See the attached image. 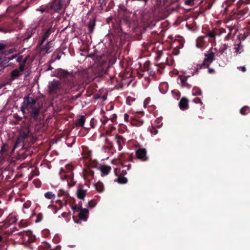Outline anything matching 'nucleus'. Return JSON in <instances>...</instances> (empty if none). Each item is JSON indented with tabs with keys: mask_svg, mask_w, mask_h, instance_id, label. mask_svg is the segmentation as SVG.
I'll return each mask as SVG.
<instances>
[{
	"mask_svg": "<svg viewBox=\"0 0 250 250\" xmlns=\"http://www.w3.org/2000/svg\"><path fill=\"white\" fill-rule=\"evenodd\" d=\"M150 131L152 134L155 135V134H157V133H158V129H157V128H156V127H151L150 128Z\"/></svg>",
	"mask_w": 250,
	"mask_h": 250,
	"instance_id": "nucleus-52",
	"label": "nucleus"
},
{
	"mask_svg": "<svg viewBox=\"0 0 250 250\" xmlns=\"http://www.w3.org/2000/svg\"><path fill=\"white\" fill-rule=\"evenodd\" d=\"M36 30H32L31 33H27V36L25 37V40H28V39H30L32 35H33V33H35Z\"/></svg>",
	"mask_w": 250,
	"mask_h": 250,
	"instance_id": "nucleus-56",
	"label": "nucleus"
},
{
	"mask_svg": "<svg viewBox=\"0 0 250 250\" xmlns=\"http://www.w3.org/2000/svg\"><path fill=\"white\" fill-rule=\"evenodd\" d=\"M42 247L44 249H49V250H60L61 249V246H59V245L53 249L51 244H48V243H46V242L43 244Z\"/></svg>",
	"mask_w": 250,
	"mask_h": 250,
	"instance_id": "nucleus-27",
	"label": "nucleus"
},
{
	"mask_svg": "<svg viewBox=\"0 0 250 250\" xmlns=\"http://www.w3.org/2000/svg\"><path fill=\"white\" fill-rule=\"evenodd\" d=\"M17 220V219L14 214H9L4 220V225L5 227H8L9 225L16 223Z\"/></svg>",
	"mask_w": 250,
	"mask_h": 250,
	"instance_id": "nucleus-15",
	"label": "nucleus"
},
{
	"mask_svg": "<svg viewBox=\"0 0 250 250\" xmlns=\"http://www.w3.org/2000/svg\"><path fill=\"white\" fill-rule=\"evenodd\" d=\"M204 37H203V36H200V37H198L196 42V45L197 47L200 48L202 47V46H204Z\"/></svg>",
	"mask_w": 250,
	"mask_h": 250,
	"instance_id": "nucleus-30",
	"label": "nucleus"
},
{
	"mask_svg": "<svg viewBox=\"0 0 250 250\" xmlns=\"http://www.w3.org/2000/svg\"><path fill=\"white\" fill-rule=\"evenodd\" d=\"M104 54H98L97 53H94V54H88L87 55V57H91L95 61H98L99 63H100V62H101L103 57H104Z\"/></svg>",
	"mask_w": 250,
	"mask_h": 250,
	"instance_id": "nucleus-19",
	"label": "nucleus"
},
{
	"mask_svg": "<svg viewBox=\"0 0 250 250\" xmlns=\"http://www.w3.org/2000/svg\"><path fill=\"white\" fill-rule=\"evenodd\" d=\"M206 67H208V65H207L206 62L205 57L203 62L201 63H198L196 66V70L198 71L199 69H201V68H206Z\"/></svg>",
	"mask_w": 250,
	"mask_h": 250,
	"instance_id": "nucleus-33",
	"label": "nucleus"
},
{
	"mask_svg": "<svg viewBox=\"0 0 250 250\" xmlns=\"http://www.w3.org/2000/svg\"><path fill=\"white\" fill-rule=\"evenodd\" d=\"M192 92L193 95H194V96H197V95H202V90L199 88V87H194L192 89Z\"/></svg>",
	"mask_w": 250,
	"mask_h": 250,
	"instance_id": "nucleus-37",
	"label": "nucleus"
},
{
	"mask_svg": "<svg viewBox=\"0 0 250 250\" xmlns=\"http://www.w3.org/2000/svg\"><path fill=\"white\" fill-rule=\"evenodd\" d=\"M20 146L23 147L22 141L21 134H20L19 136L18 137L17 141L15 142L13 147V151H14L16 148H18V147H20Z\"/></svg>",
	"mask_w": 250,
	"mask_h": 250,
	"instance_id": "nucleus-23",
	"label": "nucleus"
},
{
	"mask_svg": "<svg viewBox=\"0 0 250 250\" xmlns=\"http://www.w3.org/2000/svg\"><path fill=\"white\" fill-rule=\"evenodd\" d=\"M87 190H84L81 187L79 188L77 191V197L79 198V199H84Z\"/></svg>",
	"mask_w": 250,
	"mask_h": 250,
	"instance_id": "nucleus-21",
	"label": "nucleus"
},
{
	"mask_svg": "<svg viewBox=\"0 0 250 250\" xmlns=\"http://www.w3.org/2000/svg\"><path fill=\"white\" fill-rule=\"evenodd\" d=\"M9 148V146L7 144H3L2 147L0 149V153L1 154H3V153H5L6 151L8 150V148Z\"/></svg>",
	"mask_w": 250,
	"mask_h": 250,
	"instance_id": "nucleus-39",
	"label": "nucleus"
},
{
	"mask_svg": "<svg viewBox=\"0 0 250 250\" xmlns=\"http://www.w3.org/2000/svg\"><path fill=\"white\" fill-rule=\"evenodd\" d=\"M117 118V116L116 114H113L112 117L110 119V120L112 121V122H115L116 121Z\"/></svg>",
	"mask_w": 250,
	"mask_h": 250,
	"instance_id": "nucleus-57",
	"label": "nucleus"
},
{
	"mask_svg": "<svg viewBox=\"0 0 250 250\" xmlns=\"http://www.w3.org/2000/svg\"><path fill=\"white\" fill-rule=\"evenodd\" d=\"M16 57H18V54H13V55H12L10 57H8V62L10 60H13V59H14V58H16Z\"/></svg>",
	"mask_w": 250,
	"mask_h": 250,
	"instance_id": "nucleus-61",
	"label": "nucleus"
},
{
	"mask_svg": "<svg viewBox=\"0 0 250 250\" xmlns=\"http://www.w3.org/2000/svg\"><path fill=\"white\" fill-rule=\"evenodd\" d=\"M136 157L142 161H147L149 157L147 156V150L146 148H138L135 151Z\"/></svg>",
	"mask_w": 250,
	"mask_h": 250,
	"instance_id": "nucleus-7",
	"label": "nucleus"
},
{
	"mask_svg": "<svg viewBox=\"0 0 250 250\" xmlns=\"http://www.w3.org/2000/svg\"><path fill=\"white\" fill-rule=\"evenodd\" d=\"M25 109H27V107L26 106V103L25 102V97L23 98V102L22 103V105L21 107V110L22 111L23 113H25Z\"/></svg>",
	"mask_w": 250,
	"mask_h": 250,
	"instance_id": "nucleus-50",
	"label": "nucleus"
},
{
	"mask_svg": "<svg viewBox=\"0 0 250 250\" xmlns=\"http://www.w3.org/2000/svg\"><path fill=\"white\" fill-rule=\"evenodd\" d=\"M95 187L96 190L98 192H102V191L104 190V186L102 182H100V181L97 182V183L95 184Z\"/></svg>",
	"mask_w": 250,
	"mask_h": 250,
	"instance_id": "nucleus-31",
	"label": "nucleus"
},
{
	"mask_svg": "<svg viewBox=\"0 0 250 250\" xmlns=\"http://www.w3.org/2000/svg\"><path fill=\"white\" fill-rule=\"evenodd\" d=\"M88 206L90 208H93V207H95V204L94 203V200H90V201L88 202Z\"/></svg>",
	"mask_w": 250,
	"mask_h": 250,
	"instance_id": "nucleus-58",
	"label": "nucleus"
},
{
	"mask_svg": "<svg viewBox=\"0 0 250 250\" xmlns=\"http://www.w3.org/2000/svg\"><path fill=\"white\" fill-rule=\"evenodd\" d=\"M144 66L145 70H150L151 68V63L150 61H146L144 63Z\"/></svg>",
	"mask_w": 250,
	"mask_h": 250,
	"instance_id": "nucleus-45",
	"label": "nucleus"
},
{
	"mask_svg": "<svg viewBox=\"0 0 250 250\" xmlns=\"http://www.w3.org/2000/svg\"><path fill=\"white\" fill-rule=\"evenodd\" d=\"M90 153H88L85 156V157L88 160V163L87 164V168L84 170L85 174L90 175L92 177H93L94 175V171L91 170L92 167H96L97 166V163L96 162H92L91 158H90Z\"/></svg>",
	"mask_w": 250,
	"mask_h": 250,
	"instance_id": "nucleus-5",
	"label": "nucleus"
},
{
	"mask_svg": "<svg viewBox=\"0 0 250 250\" xmlns=\"http://www.w3.org/2000/svg\"><path fill=\"white\" fill-rule=\"evenodd\" d=\"M19 235L22 238L24 241L28 242H34L36 240V237L33 234V231L30 230L27 231H20Z\"/></svg>",
	"mask_w": 250,
	"mask_h": 250,
	"instance_id": "nucleus-6",
	"label": "nucleus"
},
{
	"mask_svg": "<svg viewBox=\"0 0 250 250\" xmlns=\"http://www.w3.org/2000/svg\"><path fill=\"white\" fill-rule=\"evenodd\" d=\"M205 61L207 67H209L210 64L214 60L215 54L213 52H209L208 54H205Z\"/></svg>",
	"mask_w": 250,
	"mask_h": 250,
	"instance_id": "nucleus-16",
	"label": "nucleus"
},
{
	"mask_svg": "<svg viewBox=\"0 0 250 250\" xmlns=\"http://www.w3.org/2000/svg\"><path fill=\"white\" fill-rule=\"evenodd\" d=\"M237 68L238 69H240V70H242L243 72H245V71L247 70L246 67L245 66H238Z\"/></svg>",
	"mask_w": 250,
	"mask_h": 250,
	"instance_id": "nucleus-62",
	"label": "nucleus"
},
{
	"mask_svg": "<svg viewBox=\"0 0 250 250\" xmlns=\"http://www.w3.org/2000/svg\"><path fill=\"white\" fill-rule=\"evenodd\" d=\"M63 179H65L67 181V185L69 186H73L76 184L75 181L74 180L73 175L71 173L68 174H65Z\"/></svg>",
	"mask_w": 250,
	"mask_h": 250,
	"instance_id": "nucleus-17",
	"label": "nucleus"
},
{
	"mask_svg": "<svg viewBox=\"0 0 250 250\" xmlns=\"http://www.w3.org/2000/svg\"><path fill=\"white\" fill-rule=\"evenodd\" d=\"M64 2V0H53L49 3V12L53 13V12H61L62 10V6Z\"/></svg>",
	"mask_w": 250,
	"mask_h": 250,
	"instance_id": "nucleus-4",
	"label": "nucleus"
},
{
	"mask_svg": "<svg viewBox=\"0 0 250 250\" xmlns=\"http://www.w3.org/2000/svg\"><path fill=\"white\" fill-rule=\"evenodd\" d=\"M53 43L52 42H48L44 46L41 48L42 51H44L45 53H49L53 50Z\"/></svg>",
	"mask_w": 250,
	"mask_h": 250,
	"instance_id": "nucleus-18",
	"label": "nucleus"
},
{
	"mask_svg": "<svg viewBox=\"0 0 250 250\" xmlns=\"http://www.w3.org/2000/svg\"><path fill=\"white\" fill-rule=\"evenodd\" d=\"M188 102L189 100L188 98H186V97H183L181 98L179 102V106L181 109H182V110L187 109L189 107Z\"/></svg>",
	"mask_w": 250,
	"mask_h": 250,
	"instance_id": "nucleus-14",
	"label": "nucleus"
},
{
	"mask_svg": "<svg viewBox=\"0 0 250 250\" xmlns=\"http://www.w3.org/2000/svg\"><path fill=\"white\" fill-rule=\"evenodd\" d=\"M11 29L10 28H5V27H0V31L3 33H8V32H11Z\"/></svg>",
	"mask_w": 250,
	"mask_h": 250,
	"instance_id": "nucleus-51",
	"label": "nucleus"
},
{
	"mask_svg": "<svg viewBox=\"0 0 250 250\" xmlns=\"http://www.w3.org/2000/svg\"><path fill=\"white\" fill-rule=\"evenodd\" d=\"M20 74V70H18V69H15L11 71L10 74V76L13 80L14 79H16V78L18 77Z\"/></svg>",
	"mask_w": 250,
	"mask_h": 250,
	"instance_id": "nucleus-35",
	"label": "nucleus"
},
{
	"mask_svg": "<svg viewBox=\"0 0 250 250\" xmlns=\"http://www.w3.org/2000/svg\"><path fill=\"white\" fill-rule=\"evenodd\" d=\"M21 135L22 137V145H23V147L24 141L25 140V138H26V137H28L29 131H26V132H25V131H23V132H21Z\"/></svg>",
	"mask_w": 250,
	"mask_h": 250,
	"instance_id": "nucleus-40",
	"label": "nucleus"
},
{
	"mask_svg": "<svg viewBox=\"0 0 250 250\" xmlns=\"http://www.w3.org/2000/svg\"><path fill=\"white\" fill-rule=\"evenodd\" d=\"M199 0H185V3L188 5H194V3L198 2Z\"/></svg>",
	"mask_w": 250,
	"mask_h": 250,
	"instance_id": "nucleus-44",
	"label": "nucleus"
},
{
	"mask_svg": "<svg viewBox=\"0 0 250 250\" xmlns=\"http://www.w3.org/2000/svg\"><path fill=\"white\" fill-rule=\"evenodd\" d=\"M0 61L1 63V66H3V64L8 62V59L5 54H4L3 56H0Z\"/></svg>",
	"mask_w": 250,
	"mask_h": 250,
	"instance_id": "nucleus-43",
	"label": "nucleus"
},
{
	"mask_svg": "<svg viewBox=\"0 0 250 250\" xmlns=\"http://www.w3.org/2000/svg\"><path fill=\"white\" fill-rule=\"evenodd\" d=\"M168 89L167 83H161L159 86V90L162 93H166Z\"/></svg>",
	"mask_w": 250,
	"mask_h": 250,
	"instance_id": "nucleus-32",
	"label": "nucleus"
},
{
	"mask_svg": "<svg viewBox=\"0 0 250 250\" xmlns=\"http://www.w3.org/2000/svg\"><path fill=\"white\" fill-rule=\"evenodd\" d=\"M96 20L95 18L93 20H90L88 23V27L89 30V33H93L96 26Z\"/></svg>",
	"mask_w": 250,
	"mask_h": 250,
	"instance_id": "nucleus-22",
	"label": "nucleus"
},
{
	"mask_svg": "<svg viewBox=\"0 0 250 250\" xmlns=\"http://www.w3.org/2000/svg\"><path fill=\"white\" fill-rule=\"evenodd\" d=\"M76 142V137H69L66 140V144L68 147H72Z\"/></svg>",
	"mask_w": 250,
	"mask_h": 250,
	"instance_id": "nucleus-28",
	"label": "nucleus"
},
{
	"mask_svg": "<svg viewBox=\"0 0 250 250\" xmlns=\"http://www.w3.org/2000/svg\"><path fill=\"white\" fill-rule=\"evenodd\" d=\"M86 117L85 116H81L79 119L76 121L75 125L76 126H83L85 123Z\"/></svg>",
	"mask_w": 250,
	"mask_h": 250,
	"instance_id": "nucleus-26",
	"label": "nucleus"
},
{
	"mask_svg": "<svg viewBox=\"0 0 250 250\" xmlns=\"http://www.w3.org/2000/svg\"><path fill=\"white\" fill-rule=\"evenodd\" d=\"M114 140L116 144H118L119 150H121L122 148H123L124 144H125L126 142L125 138H124L122 135L116 134L114 137Z\"/></svg>",
	"mask_w": 250,
	"mask_h": 250,
	"instance_id": "nucleus-13",
	"label": "nucleus"
},
{
	"mask_svg": "<svg viewBox=\"0 0 250 250\" xmlns=\"http://www.w3.org/2000/svg\"><path fill=\"white\" fill-rule=\"evenodd\" d=\"M27 59L26 58L23 61V63H21L19 66V70L21 71H23L25 69V63L26 62H27Z\"/></svg>",
	"mask_w": 250,
	"mask_h": 250,
	"instance_id": "nucleus-47",
	"label": "nucleus"
},
{
	"mask_svg": "<svg viewBox=\"0 0 250 250\" xmlns=\"http://www.w3.org/2000/svg\"><path fill=\"white\" fill-rule=\"evenodd\" d=\"M25 103L26 104V109L31 115V111L33 110L34 104H36V100L28 95L25 97Z\"/></svg>",
	"mask_w": 250,
	"mask_h": 250,
	"instance_id": "nucleus-10",
	"label": "nucleus"
},
{
	"mask_svg": "<svg viewBox=\"0 0 250 250\" xmlns=\"http://www.w3.org/2000/svg\"><path fill=\"white\" fill-rule=\"evenodd\" d=\"M74 211V212H76V211H80V205L79 206H77V205H74L72 206L71 208Z\"/></svg>",
	"mask_w": 250,
	"mask_h": 250,
	"instance_id": "nucleus-54",
	"label": "nucleus"
},
{
	"mask_svg": "<svg viewBox=\"0 0 250 250\" xmlns=\"http://www.w3.org/2000/svg\"><path fill=\"white\" fill-rule=\"evenodd\" d=\"M124 118L125 121H128L129 119V116L127 113L124 114Z\"/></svg>",
	"mask_w": 250,
	"mask_h": 250,
	"instance_id": "nucleus-63",
	"label": "nucleus"
},
{
	"mask_svg": "<svg viewBox=\"0 0 250 250\" xmlns=\"http://www.w3.org/2000/svg\"><path fill=\"white\" fill-rule=\"evenodd\" d=\"M38 10L42 12V13H43V12H49V3L44 7H40Z\"/></svg>",
	"mask_w": 250,
	"mask_h": 250,
	"instance_id": "nucleus-42",
	"label": "nucleus"
},
{
	"mask_svg": "<svg viewBox=\"0 0 250 250\" xmlns=\"http://www.w3.org/2000/svg\"><path fill=\"white\" fill-rule=\"evenodd\" d=\"M114 181L118 182L119 184H126L128 181L127 178L125 177L122 174V172H121V174L117 179L114 180Z\"/></svg>",
	"mask_w": 250,
	"mask_h": 250,
	"instance_id": "nucleus-25",
	"label": "nucleus"
},
{
	"mask_svg": "<svg viewBox=\"0 0 250 250\" xmlns=\"http://www.w3.org/2000/svg\"><path fill=\"white\" fill-rule=\"evenodd\" d=\"M61 88V82L58 80H53L49 83L48 92L49 93H56L60 90Z\"/></svg>",
	"mask_w": 250,
	"mask_h": 250,
	"instance_id": "nucleus-8",
	"label": "nucleus"
},
{
	"mask_svg": "<svg viewBox=\"0 0 250 250\" xmlns=\"http://www.w3.org/2000/svg\"><path fill=\"white\" fill-rule=\"evenodd\" d=\"M23 59V56H19L18 57L17 59V61L18 62H21L22 60Z\"/></svg>",
	"mask_w": 250,
	"mask_h": 250,
	"instance_id": "nucleus-64",
	"label": "nucleus"
},
{
	"mask_svg": "<svg viewBox=\"0 0 250 250\" xmlns=\"http://www.w3.org/2000/svg\"><path fill=\"white\" fill-rule=\"evenodd\" d=\"M42 107V105H40L39 103L37 104V101H36V103L33 105L32 110H31V117L34 121H38L39 120Z\"/></svg>",
	"mask_w": 250,
	"mask_h": 250,
	"instance_id": "nucleus-9",
	"label": "nucleus"
},
{
	"mask_svg": "<svg viewBox=\"0 0 250 250\" xmlns=\"http://www.w3.org/2000/svg\"><path fill=\"white\" fill-rule=\"evenodd\" d=\"M193 101L194 103H196V104H199V103H200L201 104H203L202 101V100H201L200 98H195L193 99Z\"/></svg>",
	"mask_w": 250,
	"mask_h": 250,
	"instance_id": "nucleus-55",
	"label": "nucleus"
},
{
	"mask_svg": "<svg viewBox=\"0 0 250 250\" xmlns=\"http://www.w3.org/2000/svg\"><path fill=\"white\" fill-rule=\"evenodd\" d=\"M16 48H10L9 50H6V51H4L3 54L4 55L11 54V53H13L14 51H16Z\"/></svg>",
	"mask_w": 250,
	"mask_h": 250,
	"instance_id": "nucleus-49",
	"label": "nucleus"
},
{
	"mask_svg": "<svg viewBox=\"0 0 250 250\" xmlns=\"http://www.w3.org/2000/svg\"><path fill=\"white\" fill-rule=\"evenodd\" d=\"M250 112V107L248 106V105H245V106L242 107L240 110V112L242 114H249Z\"/></svg>",
	"mask_w": 250,
	"mask_h": 250,
	"instance_id": "nucleus-34",
	"label": "nucleus"
},
{
	"mask_svg": "<svg viewBox=\"0 0 250 250\" xmlns=\"http://www.w3.org/2000/svg\"><path fill=\"white\" fill-rule=\"evenodd\" d=\"M79 213L78 214L80 219H83L86 221L88 217L89 210L87 208H83L82 204L80 205Z\"/></svg>",
	"mask_w": 250,
	"mask_h": 250,
	"instance_id": "nucleus-12",
	"label": "nucleus"
},
{
	"mask_svg": "<svg viewBox=\"0 0 250 250\" xmlns=\"http://www.w3.org/2000/svg\"><path fill=\"white\" fill-rule=\"evenodd\" d=\"M134 158L133 154H121L120 155L119 159L121 161H132Z\"/></svg>",
	"mask_w": 250,
	"mask_h": 250,
	"instance_id": "nucleus-20",
	"label": "nucleus"
},
{
	"mask_svg": "<svg viewBox=\"0 0 250 250\" xmlns=\"http://www.w3.org/2000/svg\"><path fill=\"white\" fill-rule=\"evenodd\" d=\"M6 47V44H3V43H0V50H4L5 48Z\"/></svg>",
	"mask_w": 250,
	"mask_h": 250,
	"instance_id": "nucleus-60",
	"label": "nucleus"
},
{
	"mask_svg": "<svg viewBox=\"0 0 250 250\" xmlns=\"http://www.w3.org/2000/svg\"><path fill=\"white\" fill-rule=\"evenodd\" d=\"M180 78L181 80V83L183 85H185V86H188V87H190L191 86H190V84H188L187 83V80H188L187 77H182V76H180Z\"/></svg>",
	"mask_w": 250,
	"mask_h": 250,
	"instance_id": "nucleus-36",
	"label": "nucleus"
},
{
	"mask_svg": "<svg viewBox=\"0 0 250 250\" xmlns=\"http://www.w3.org/2000/svg\"><path fill=\"white\" fill-rule=\"evenodd\" d=\"M227 45H226V44H224L223 47H221L219 48V53L221 54H223L224 52H225V51H226V50H227Z\"/></svg>",
	"mask_w": 250,
	"mask_h": 250,
	"instance_id": "nucleus-46",
	"label": "nucleus"
},
{
	"mask_svg": "<svg viewBox=\"0 0 250 250\" xmlns=\"http://www.w3.org/2000/svg\"><path fill=\"white\" fill-rule=\"evenodd\" d=\"M216 33L214 30H209L206 34V36L210 37L213 39H215Z\"/></svg>",
	"mask_w": 250,
	"mask_h": 250,
	"instance_id": "nucleus-41",
	"label": "nucleus"
},
{
	"mask_svg": "<svg viewBox=\"0 0 250 250\" xmlns=\"http://www.w3.org/2000/svg\"><path fill=\"white\" fill-rule=\"evenodd\" d=\"M111 167L108 165H103L101 167L100 170L102 172V175L108 174L109 172L111 171Z\"/></svg>",
	"mask_w": 250,
	"mask_h": 250,
	"instance_id": "nucleus-24",
	"label": "nucleus"
},
{
	"mask_svg": "<svg viewBox=\"0 0 250 250\" xmlns=\"http://www.w3.org/2000/svg\"><path fill=\"white\" fill-rule=\"evenodd\" d=\"M106 22L108 24L111 23V26L114 29L115 33L118 35H122L125 33V27H129L131 20L127 17L123 18L122 20H118V19H114L113 17L110 16L106 19Z\"/></svg>",
	"mask_w": 250,
	"mask_h": 250,
	"instance_id": "nucleus-1",
	"label": "nucleus"
},
{
	"mask_svg": "<svg viewBox=\"0 0 250 250\" xmlns=\"http://www.w3.org/2000/svg\"><path fill=\"white\" fill-rule=\"evenodd\" d=\"M45 197L47 198V199H51L53 200V199H55L56 196L54 193H53L52 191H47L44 194Z\"/></svg>",
	"mask_w": 250,
	"mask_h": 250,
	"instance_id": "nucleus-38",
	"label": "nucleus"
},
{
	"mask_svg": "<svg viewBox=\"0 0 250 250\" xmlns=\"http://www.w3.org/2000/svg\"><path fill=\"white\" fill-rule=\"evenodd\" d=\"M43 217V214H42V213H39V214H37V218L36 222L42 221V220Z\"/></svg>",
	"mask_w": 250,
	"mask_h": 250,
	"instance_id": "nucleus-53",
	"label": "nucleus"
},
{
	"mask_svg": "<svg viewBox=\"0 0 250 250\" xmlns=\"http://www.w3.org/2000/svg\"><path fill=\"white\" fill-rule=\"evenodd\" d=\"M56 76L67 84L69 87L68 90H70L75 85V76L72 71L59 68L56 70Z\"/></svg>",
	"mask_w": 250,
	"mask_h": 250,
	"instance_id": "nucleus-3",
	"label": "nucleus"
},
{
	"mask_svg": "<svg viewBox=\"0 0 250 250\" xmlns=\"http://www.w3.org/2000/svg\"><path fill=\"white\" fill-rule=\"evenodd\" d=\"M116 62V57H111L108 60H102L100 63L95 68L94 73L97 76L101 77L104 74H108V72L112 67V64Z\"/></svg>",
	"mask_w": 250,
	"mask_h": 250,
	"instance_id": "nucleus-2",
	"label": "nucleus"
},
{
	"mask_svg": "<svg viewBox=\"0 0 250 250\" xmlns=\"http://www.w3.org/2000/svg\"><path fill=\"white\" fill-rule=\"evenodd\" d=\"M106 145L104 146L105 148H107L109 150H113L114 144L111 141H109L108 139H105Z\"/></svg>",
	"mask_w": 250,
	"mask_h": 250,
	"instance_id": "nucleus-29",
	"label": "nucleus"
},
{
	"mask_svg": "<svg viewBox=\"0 0 250 250\" xmlns=\"http://www.w3.org/2000/svg\"><path fill=\"white\" fill-rule=\"evenodd\" d=\"M215 70L213 68H209V67H208V73L209 74H214L215 73Z\"/></svg>",
	"mask_w": 250,
	"mask_h": 250,
	"instance_id": "nucleus-59",
	"label": "nucleus"
},
{
	"mask_svg": "<svg viewBox=\"0 0 250 250\" xmlns=\"http://www.w3.org/2000/svg\"><path fill=\"white\" fill-rule=\"evenodd\" d=\"M131 124L134 125H141L143 124V122L142 121L133 120L132 119Z\"/></svg>",
	"mask_w": 250,
	"mask_h": 250,
	"instance_id": "nucleus-48",
	"label": "nucleus"
},
{
	"mask_svg": "<svg viewBox=\"0 0 250 250\" xmlns=\"http://www.w3.org/2000/svg\"><path fill=\"white\" fill-rule=\"evenodd\" d=\"M52 25H49L46 28H44V29H43L44 34L42 37V40L39 42L38 44L41 45V44H42L43 42L47 40V38L50 35L51 32H52Z\"/></svg>",
	"mask_w": 250,
	"mask_h": 250,
	"instance_id": "nucleus-11",
	"label": "nucleus"
}]
</instances>
